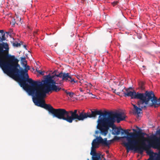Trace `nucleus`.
Segmentation results:
<instances>
[{
  "instance_id": "1",
  "label": "nucleus",
  "mask_w": 160,
  "mask_h": 160,
  "mask_svg": "<svg viewBox=\"0 0 160 160\" xmlns=\"http://www.w3.org/2000/svg\"><path fill=\"white\" fill-rule=\"evenodd\" d=\"M0 60V67L3 72L15 80L17 79L21 87L25 90L29 95L35 86L44 85L45 90L47 91L51 88L53 83L52 77L48 74L44 76L43 79L35 81L29 78L26 65L27 61L25 57L21 58L22 64L25 68L23 69L18 63V60L14 55H11L8 52H6Z\"/></svg>"
},
{
  "instance_id": "2",
  "label": "nucleus",
  "mask_w": 160,
  "mask_h": 160,
  "mask_svg": "<svg viewBox=\"0 0 160 160\" xmlns=\"http://www.w3.org/2000/svg\"><path fill=\"white\" fill-rule=\"evenodd\" d=\"M50 76L52 77V80L53 81V83L51 86V88L47 91L45 90L44 85H42L40 86H36L33 88V90L30 93L29 95H32L33 102L35 104L41 108L42 105L46 104L44 98L46 96L47 94L51 93L53 91L58 92L61 90L65 91H67L64 88H62L60 86H62L64 81L67 82H70L71 84H73L77 83L78 81L75 80L72 78L68 72H61L58 74Z\"/></svg>"
},
{
  "instance_id": "3",
  "label": "nucleus",
  "mask_w": 160,
  "mask_h": 160,
  "mask_svg": "<svg viewBox=\"0 0 160 160\" xmlns=\"http://www.w3.org/2000/svg\"><path fill=\"white\" fill-rule=\"evenodd\" d=\"M42 108L48 110L49 114L52 115L53 117H56L59 119H62L69 123H72L74 120L83 121L85 119L84 112H78V113H70L69 115L68 111L63 108H54L50 104H45L41 106Z\"/></svg>"
},
{
  "instance_id": "4",
  "label": "nucleus",
  "mask_w": 160,
  "mask_h": 160,
  "mask_svg": "<svg viewBox=\"0 0 160 160\" xmlns=\"http://www.w3.org/2000/svg\"><path fill=\"white\" fill-rule=\"evenodd\" d=\"M125 118V116L124 114L119 112L113 116L109 117V120L107 122L105 121L104 123L102 122L99 123V124L98 123L97 128L99 129L101 133L106 136L107 133V130L110 127H112L113 126L116 119L117 122L119 123L121 121L124 120Z\"/></svg>"
},
{
  "instance_id": "5",
  "label": "nucleus",
  "mask_w": 160,
  "mask_h": 160,
  "mask_svg": "<svg viewBox=\"0 0 160 160\" xmlns=\"http://www.w3.org/2000/svg\"><path fill=\"white\" fill-rule=\"evenodd\" d=\"M91 112V113L88 112H84L85 119L88 118H95L97 115H99L98 120V122L99 124L102 122L104 123L105 121L107 122L109 120V117L115 115L116 113H118L113 111H104V112H103L101 110H98L96 109L92 110Z\"/></svg>"
},
{
  "instance_id": "6",
  "label": "nucleus",
  "mask_w": 160,
  "mask_h": 160,
  "mask_svg": "<svg viewBox=\"0 0 160 160\" xmlns=\"http://www.w3.org/2000/svg\"><path fill=\"white\" fill-rule=\"evenodd\" d=\"M153 92L146 91L145 93L138 92H136L134 99H139L137 102L138 107L141 108H146L147 105H148L149 101L152 98Z\"/></svg>"
},
{
  "instance_id": "7",
  "label": "nucleus",
  "mask_w": 160,
  "mask_h": 160,
  "mask_svg": "<svg viewBox=\"0 0 160 160\" xmlns=\"http://www.w3.org/2000/svg\"><path fill=\"white\" fill-rule=\"evenodd\" d=\"M154 141L151 144L149 143L147 145L145 142H143L142 146H138L137 149L139 150V153L141 154H143L144 151H146V152L148 154H152L153 152L150 150H149L152 147L153 148H157L159 146V143L158 138H157L155 135H153L152 137Z\"/></svg>"
},
{
  "instance_id": "8",
  "label": "nucleus",
  "mask_w": 160,
  "mask_h": 160,
  "mask_svg": "<svg viewBox=\"0 0 160 160\" xmlns=\"http://www.w3.org/2000/svg\"><path fill=\"white\" fill-rule=\"evenodd\" d=\"M127 142L124 143L125 147L126 148L127 152L128 153L130 150H133L137 153H139V150L137 148L138 146L136 147L139 143L138 140H131L128 138Z\"/></svg>"
},
{
  "instance_id": "9",
  "label": "nucleus",
  "mask_w": 160,
  "mask_h": 160,
  "mask_svg": "<svg viewBox=\"0 0 160 160\" xmlns=\"http://www.w3.org/2000/svg\"><path fill=\"white\" fill-rule=\"evenodd\" d=\"M90 154L92 155V160H102L101 158V154L99 153H97L96 152V150L93 146H92ZM87 160H89L88 159Z\"/></svg>"
},
{
  "instance_id": "10",
  "label": "nucleus",
  "mask_w": 160,
  "mask_h": 160,
  "mask_svg": "<svg viewBox=\"0 0 160 160\" xmlns=\"http://www.w3.org/2000/svg\"><path fill=\"white\" fill-rule=\"evenodd\" d=\"M152 98L150 100L152 103L148 105L149 106H153L154 107H157L160 105V98L159 99H157V98L155 96L153 92L152 95Z\"/></svg>"
},
{
  "instance_id": "11",
  "label": "nucleus",
  "mask_w": 160,
  "mask_h": 160,
  "mask_svg": "<svg viewBox=\"0 0 160 160\" xmlns=\"http://www.w3.org/2000/svg\"><path fill=\"white\" fill-rule=\"evenodd\" d=\"M124 88L126 90V92H123L124 96L126 97H130L131 99H134L136 92L134 91H131L129 88H126L125 87Z\"/></svg>"
},
{
  "instance_id": "12",
  "label": "nucleus",
  "mask_w": 160,
  "mask_h": 160,
  "mask_svg": "<svg viewBox=\"0 0 160 160\" xmlns=\"http://www.w3.org/2000/svg\"><path fill=\"white\" fill-rule=\"evenodd\" d=\"M131 135L130 138L133 139L134 140H139L136 139V138L138 137H140L143 138H144V136L146 134L145 133L143 132L140 131L137 132V134H135L134 133H131Z\"/></svg>"
},
{
  "instance_id": "13",
  "label": "nucleus",
  "mask_w": 160,
  "mask_h": 160,
  "mask_svg": "<svg viewBox=\"0 0 160 160\" xmlns=\"http://www.w3.org/2000/svg\"><path fill=\"white\" fill-rule=\"evenodd\" d=\"M112 133L114 135H118L121 132V128L117 127L115 126H114V125L112 126Z\"/></svg>"
},
{
  "instance_id": "14",
  "label": "nucleus",
  "mask_w": 160,
  "mask_h": 160,
  "mask_svg": "<svg viewBox=\"0 0 160 160\" xmlns=\"http://www.w3.org/2000/svg\"><path fill=\"white\" fill-rule=\"evenodd\" d=\"M133 106L134 107V109L135 110V113H137L138 114V115H139V114H140L141 113H142V112H141L142 111V109L146 108H141L140 107H138L135 105H133Z\"/></svg>"
},
{
  "instance_id": "15",
  "label": "nucleus",
  "mask_w": 160,
  "mask_h": 160,
  "mask_svg": "<svg viewBox=\"0 0 160 160\" xmlns=\"http://www.w3.org/2000/svg\"><path fill=\"white\" fill-rule=\"evenodd\" d=\"M125 132H124V133H125L126 134H127V135L126 136H124L123 138H126V140L127 141H128V138H129L131 140H134L133 139L130 138V136L131 135V133H132V132H128V129L125 130Z\"/></svg>"
},
{
  "instance_id": "16",
  "label": "nucleus",
  "mask_w": 160,
  "mask_h": 160,
  "mask_svg": "<svg viewBox=\"0 0 160 160\" xmlns=\"http://www.w3.org/2000/svg\"><path fill=\"white\" fill-rule=\"evenodd\" d=\"M96 139H97H97L98 143H101L102 145H104V144H107L106 142H104L103 139L100 136H99L98 137H97V138Z\"/></svg>"
},
{
  "instance_id": "17",
  "label": "nucleus",
  "mask_w": 160,
  "mask_h": 160,
  "mask_svg": "<svg viewBox=\"0 0 160 160\" xmlns=\"http://www.w3.org/2000/svg\"><path fill=\"white\" fill-rule=\"evenodd\" d=\"M92 146H93V148H95L98 147V143L97 142V139H94L92 143Z\"/></svg>"
},
{
  "instance_id": "18",
  "label": "nucleus",
  "mask_w": 160,
  "mask_h": 160,
  "mask_svg": "<svg viewBox=\"0 0 160 160\" xmlns=\"http://www.w3.org/2000/svg\"><path fill=\"white\" fill-rule=\"evenodd\" d=\"M17 20L13 24V25H14L15 23H17L18 24H22L23 20H22L21 18H19V17H17Z\"/></svg>"
},
{
  "instance_id": "19",
  "label": "nucleus",
  "mask_w": 160,
  "mask_h": 160,
  "mask_svg": "<svg viewBox=\"0 0 160 160\" xmlns=\"http://www.w3.org/2000/svg\"><path fill=\"white\" fill-rule=\"evenodd\" d=\"M104 142H106L107 144H104V145H105V146L108 147L109 148V145L111 143V142L112 141V140H108L107 141V138H105L103 139Z\"/></svg>"
},
{
  "instance_id": "20",
  "label": "nucleus",
  "mask_w": 160,
  "mask_h": 160,
  "mask_svg": "<svg viewBox=\"0 0 160 160\" xmlns=\"http://www.w3.org/2000/svg\"><path fill=\"white\" fill-rule=\"evenodd\" d=\"M5 33L4 32L2 33V37H1V36H0V42H3V41H4L6 40V37L5 36Z\"/></svg>"
},
{
  "instance_id": "21",
  "label": "nucleus",
  "mask_w": 160,
  "mask_h": 160,
  "mask_svg": "<svg viewBox=\"0 0 160 160\" xmlns=\"http://www.w3.org/2000/svg\"><path fill=\"white\" fill-rule=\"evenodd\" d=\"M65 93L67 95H68L70 97H72L75 94L74 92H69L68 91H65Z\"/></svg>"
},
{
  "instance_id": "22",
  "label": "nucleus",
  "mask_w": 160,
  "mask_h": 160,
  "mask_svg": "<svg viewBox=\"0 0 160 160\" xmlns=\"http://www.w3.org/2000/svg\"><path fill=\"white\" fill-rule=\"evenodd\" d=\"M78 110L77 109H75L73 111L72 110H69V111H68V114L70 113H73V114H77Z\"/></svg>"
},
{
  "instance_id": "23",
  "label": "nucleus",
  "mask_w": 160,
  "mask_h": 160,
  "mask_svg": "<svg viewBox=\"0 0 160 160\" xmlns=\"http://www.w3.org/2000/svg\"><path fill=\"white\" fill-rule=\"evenodd\" d=\"M13 46H16V47H18V46H20V44L18 42L15 43L14 42L13 43Z\"/></svg>"
},
{
  "instance_id": "24",
  "label": "nucleus",
  "mask_w": 160,
  "mask_h": 160,
  "mask_svg": "<svg viewBox=\"0 0 160 160\" xmlns=\"http://www.w3.org/2000/svg\"><path fill=\"white\" fill-rule=\"evenodd\" d=\"M37 72L38 73L40 74L41 75H43L44 74V71H42L40 70L37 71Z\"/></svg>"
},
{
  "instance_id": "25",
  "label": "nucleus",
  "mask_w": 160,
  "mask_h": 160,
  "mask_svg": "<svg viewBox=\"0 0 160 160\" xmlns=\"http://www.w3.org/2000/svg\"><path fill=\"white\" fill-rule=\"evenodd\" d=\"M158 134H160V128L158 130L156 131L155 134L154 135L156 136Z\"/></svg>"
},
{
  "instance_id": "26",
  "label": "nucleus",
  "mask_w": 160,
  "mask_h": 160,
  "mask_svg": "<svg viewBox=\"0 0 160 160\" xmlns=\"http://www.w3.org/2000/svg\"><path fill=\"white\" fill-rule=\"evenodd\" d=\"M118 2L117 1H114L112 2V4L113 6H115L118 4Z\"/></svg>"
},
{
  "instance_id": "27",
  "label": "nucleus",
  "mask_w": 160,
  "mask_h": 160,
  "mask_svg": "<svg viewBox=\"0 0 160 160\" xmlns=\"http://www.w3.org/2000/svg\"><path fill=\"white\" fill-rule=\"evenodd\" d=\"M121 134L122 135L124 133V132H125V130H124L122 128H121Z\"/></svg>"
},
{
  "instance_id": "28",
  "label": "nucleus",
  "mask_w": 160,
  "mask_h": 160,
  "mask_svg": "<svg viewBox=\"0 0 160 160\" xmlns=\"http://www.w3.org/2000/svg\"><path fill=\"white\" fill-rule=\"evenodd\" d=\"M112 90L114 93H116L115 91H116V90L115 89H114L112 88ZM116 93L117 94V95H119V94H120V92H117Z\"/></svg>"
},
{
  "instance_id": "29",
  "label": "nucleus",
  "mask_w": 160,
  "mask_h": 160,
  "mask_svg": "<svg viewBox=\"0 0 160 160\" xmlns=\"http://www.w3.org/2000/svg\"><path fill=\"white\" fill-rule=\"evenodd\" d=\"M26 69L28 70L30 69V67L29 66L27 65H26Z\"/></svg>"
},
{
  "instance_id": "30",
  "label": "nucleus",
  "mask_w": 160,
  "mask_h": 160,
  "mask_svg": "<svg viewBox=\"0 0 160 160\" xmlns=\"http://www.w3.org/2000/svg\"><path fill=\"white\" fill-rule=\"evenodd\" d=\"M114 138H115L116 139H117V140H118L120 138L119 137H117V136H115L114 137Z\"/></svg>"
},
{
  "instance_id": "31",
  "label": "nucleus",
  "mask_w": 160,
  "mask_h": 160,
  "mask_svg": "<svg viewBox=\"0 0 160 160\" xmlns=\"http://www.w3.org/2000/svg\"><path fill=\"white\" fill-rule=\"evenodd\" d=\"M151 157H150L149 159H148L147 160H154V159L153 158H151Z\"/></svg>"
},
{
  "instance_id": "32",
  "label": "nucleus",
  "mask_w": 160,
  "mask_h": 160,
  "mask_svg": "<svg viewBox=\"0 0 160 160\" xmlns=\"http://www.w3.org/2000/svg\"><path fill=\"white\" fill-rule=\"evenodd\" d=\"M132 130L133 131H134V132H137H137H138V131H137L136 129H132Z\"/></svg>"
},
{
  "instance_id": "33",
  "label": "nucleus",
  "mask_w": 160,
  "mask_h": 160,
  "mask_svg": "<svg viewBox=\"0 0 160 160\" xmlns=\"http://www.w3.org/2000/svg\"><path fill=\"white\" fill-rule=\"evenodd\" d=\"M4 32V31L3 30H0V33H3Z\"/></svg>"
},
{
  "instance_id": "34",
  "label": "nucleus",
  "mask_w": 160,
  "mask_h": 160,
  "mask_svg": "<svg viewBox=\"0 0 160 160\" xmlns=\"http://www.w3.org/2000/svg\"><path fill=\"white\" fill-rule=\"evenodd\" d=\"M79 90H80V91L81 92H83V90L81 88H79Z\"/></svg>"
},
{
  "instance_id": "35",
  "label": "nucleus",
  "mask_w": 160,
  "mask_h": 160,
  "mask_svg": "<svg viewBox=\"0 0 160 160\" xmlns=\"http://www.w3.org/2000/svg\"><path fill=\"white\" fill-rule=\"evenodd\" d=\"M99 133V131H96L95 132V133L96 134H98Z\"/></svg>"
},
{
  "instance_id": "36",
  "label": "nucleus",
  "mask_w": 160,
  "mask_h": 160,
  "mask_svg": "<svg viewBox=\"0 0 160 160\" xmlns=\"http://www.w3.org/2000/svg\"><path fill=\"white\" fill-rule=\"evenodd\" d=\"M25 48H26V45H24L23 46Z\"/></svg>"
},
{
  "instance_id": "37",
  "label": "nucleus",
  "mask_w": 160,
  "mask_h": 160,
  "mask_svg": "<svg viewBox=\"0 0 160 160\" xmlns=\"http://www.w3.org/2000/svg\"><path fill=\"white\" fill-rule=\"evenodd\" d=\"M137 128H138V129H139V128L138 127H137Z\"/></svg>"
},
{
  "instance_id": "38",
  "label": "nucleus",
  "mask_w": 160,
  "mask_h": 160,
  "mask_svg": "<svg viewBox=\"0 0 160 160\" xmlns=\"http://www.w3.org/2000/svg\"><path fill=\"white\" fill-rule=\"evenodd\" d=\"M104 160H106L105 158H104Z\"/></svg>"
}]
</instances>
